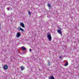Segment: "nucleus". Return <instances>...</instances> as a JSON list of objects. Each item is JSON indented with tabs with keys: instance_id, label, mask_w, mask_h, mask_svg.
Wrapping results in <instances>:
<instances>
[{
	"instance_id": "423d86ee",
	"label": "nucleus",
	"mask_w": 79,
	"mask_h": 79,
	"mask_svg": "<svg viewBox=\"0 0 79 79\" xmlns=\"http://www.w3.org/2000/svg\"><path fill=\"white\" fill-rule=\"evenodd\" d=\"M21 48L23 50H26V48L25 47H21Z\"/></svg>"
},
{
	"instance_id": "f257e3e1",
	"label": "nucleus",
	"mask_w": 79,
	"mask_h": 79,
	"mask_svg": "<svg viewBox=\"0 0 79 79\" xmlns=\"http://www.w3.org/2000/svg\"><path fill=\"white\" fill-rule=\"evenodd\" d=\"M47 38L49 41L52 40V36H51V34L50 32L48 33L47 35Z\"/></svg>"
},
{
	"instance_id": "39448f33",
	"label": "nucleus",
	"mask_w": 79,
	"mask_h": 79,
	"mask_svg": "<svg viewBox=\"0 0 79 79\" xmlns=\"http://www.w3.org/2000/svg\"><path fill=\"white\" fill-rule=\"evenodd\" d=\"M58 32L59 33V34H61L62 33L61 31V30H58Z\"/></svg>"
},
{
	"instance_id": "a211bd4d",
	"label": "nucleus",
	"mask_w": 79,
	"mask_h": 79,
	"mask_svg": "<svg viewBox=\"0 0 79 79\" xmlns=\"http://www.w3.org/2000/svg\"><path fill=\"white\" fill-rule=\"evenodd\" d=\"M60 59H61L62 58V56H60Z\"/></svg>"
},
{
	"instance_id": "6ab92c4d",
	"label": "nucleus",
	"mask_w": 79,
	"mask_h": 79,
	"mask_svg": "<svg viewBox=\"0 0 79 79\" xmlns=\"http://www.w3.org/2000/svg\"><path fill=\"white\" fill-rule=\"evenodd\" d=\"M10 8V10H12V8Z\"/></svg>"
},
{
	"instance_id": "4468645a",
	"label": "nucleus",
	"mask_w": 79,
	"mask_h": 79,
	"mask_svg": "<svg viewBox=\"0 0 79 79\" xmlns=\"http://www.w3.org/2000/svg\"><path fill=\"white\" fill-rule=\"evenodd\" d=\"M48 66H50V61L48 62Z\"/></svg>"
},
{
	"instance_id": "7ed1b4c3",
	"label": "nucleus",
	"mask_w": 79,
	"mask_h": 79,
	"mask_svg": "<svg viewBox=\"0 0 79 79\" xmlns=\"http://www.w3.org/2000/svg\"><path fill=\"white\" fill-rule=\"evenodd\" d=\"M20 25L22 27H24V28H25V26H24V24L22 22H20Z\"/></svg>"
},
{
	"instance_id": "20e7f679",
	"label": "nucleus",
	"mask_w": 79,
	"mask_h": 79,
	"mask_svg": "<svg viewBox=\"0 0 79 79\" xmlns=\"http://www.w3.org/2000/svg\"><path fill=\"white\" fill-rule=\"evenodd\" d=\"M20 36H21V33H20V32H17V35H16V36L18 38V37H20Z\"/></svg>"
},
{
	"instance_id": "6e6552de",
	"label": "nucleus",
	"mask_w": 79,
	"mask_h": 79,
	"mask_svg": "<svg viewBox=\"0 0 79 79\" xmlns=\"http://www.w3.org/2000/svg\"><path fill=\"white\" fill-rule=\"evenodd\" d=\"M49 79H54V77L53 76H51L50 77Z\"/></svg>"
},
{
	"instance_id": "f03ea898",
	"label": "nucleus",
	"mask_w": 79,
	"mask_h": 79,
	"mask_svg": "<svg viewBox=\"0 0 79 79\" xmlns=\"http://www.w3.org/2000/svg\"><path fill=\"white\" fill-rule=\"evenodd\" d=\"M3 68L4 69L6 70V69H8V65H4Z\"/></svg>"
},
{
	"instance_id": "9b49d317",
	"label": "nucleus",
	"mask_w": 79,
	"mask_h": 79,
	"mask_svg": "<svg viewBox=\"0 0 79 79\" xmlns=\"http://www.w3.org/2000/svg\"><path fill=\"white\" fill-rule=\"evenodd\" d=\"M21 27H18L17 29L18 31H20V29H21Z\"/></svg>"
},
{
	"instance_id": "2eb2a0df",
	"label": "nucleus",
	"mask_w": 79,
	"mask_h": 79,
	"mask_svg": "<svg viewBox=\"0 0 79 79\" xmlns=\"http://www.w3.org/2000/svg\"><path fill=\"white\" fill-rule=\"evenodd\" d=\"M7 10H10V8H7Z\"/></svg>"
},
{
	"instance_id": "ddd939ff",
	"label": "nucleus",
	"mask_w": 79,
	"mask_h": 79,
	"mask_svg": "<svg viewBox=\"0 0 79 79\" xmlns=\"http://www.w3.org/2000/svg\"><path fill=\"white\" fill-rule=\"evenodd\" d=\"M68 62H67L66 64H65V66H68Z\"/></svg>"
},
{
	"instance_id": "aec40b11",
	"label": "nucleus",
	"mask_w": 79,
	"mask_h": 79,
	"mask_svg": "<svg viewBox=\"0 0 79 79\" xmlns=\"http://www.w3.org/2000/svg\"><path fill=\"white\" fill-rule=\"evenodd\" d=\"M61 35H62V34H61Z\"/></svg>"
},
{
	"instance_id": "f8f14e48",
	"label": "nucleus",
	"mask_w": 79,
	"mask_h": 79,
	"mask_svg": "<svg viewBox=\"0 0 79 79\" xmlns=\"http://www.w3.org/2000/svg\"><path fill=\"white\" fill-rule=\"evenodd\" d=\"M20 30L22 32H24V30H23V29H22L21 28H20Z\"/></svg>"
},
{
	"instance_id": "dca6fc26",
	"label": "nucleus",
	"mask_w": 79,
	"mask_h": 79,
	"mask_svg": "<svg viewBox=\"0 0 79 79\" xmlns=\"http://www.w3.org/2000/svg\"><path fill=\"white\" fill-rule=\"evenodd\" d=\"M31 50H32L31 49V48L30 49L29 51H30V52H31Z\"/></svg>"
},
{
	"instance_id": "0eeeda50",
	"label": "nucleus",
	"mask_w": 79,
	"mask_h": 79,
	"mask_svg": "<svg viewBox=\"0 0 79 79\" xmlns=\"http://www.w3.org/2000/svg\"><path fill=\"white\" fill-rule=\"evenodd\" d=\"M21 70H22V71H23V70L24 69V67L23 66H21Z\"/></svg>"
},
{
	"instance_id": "1a4fd4ad",
	"label": "nucleus",
	"mask_w": 79,
	"mask_h": 79,
	"mask_svg": "<svg viewBox=\"0 0 79 79\" xmlns=\"http://www.w3.org/2000/svg\"><path fill=\"white\" fill-rule=\"evenodd\" d=\"M48 6L50 8H51V5L50 4H48Z\"/></svg>"
},
{
	"instance_id": "9d476101",
	"label": "nucleus",
	"mask_w": 79,
	"mask_h": 79,
	"mask_svg": "<svg viewBox=\"0 0 79 79\" xmlns=\"http://www.w3.org/2000/svg\"><path fill=\"white\" fill-rule=\"evenodd\" d=\"M28 12V13L29 15H31V12L30 11H29Z\"/></svg>"
},
{
	"instance_id": "f3484780",
	"label": "nucleus",
	"mask_w": 79,
	"mask_h": 79,
	"mask_svg": "<svg viewBox=\"0 0 79 79\" xmlns=\"http://www.w3.org/2000/svg\"><path fill=\"white\" fill-rule=\"evenodd\" d=\"M1 27V23H0V30L1 29V27Z\"/></svg>"
}]
</instances>
